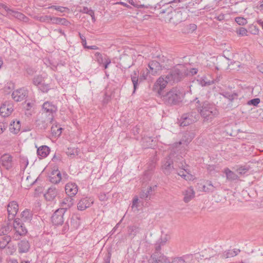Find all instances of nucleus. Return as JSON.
Segmentation results:
<instances>
[{"instance_id": "nucleus-17", "label": "nucleus", "mask_w": 263, "mask_h": 263, "mask_svg": "<svg viewBox=\"0 0 263 263\" xmlns=\"http://www.w3.org/2000/svg\"><path fill=\"white\" fill-rule=\"evenodd\" d=\"M1 160L2 165L7 170H9L12 167V157L8 154H5L2 156Z\"/></svg>"}, {"instance_id": "nucleus-60", "label": "nucleus", "mask_w": 263, "mask_h": 263, "mask_svg": "<svg viewBox=\"0 0 263 263\" xmlns=\"http://www.w3.org/2000/svg\"><path fill=\"white\" fill-rule=\"evenodd\" d=\"M139 201V199L137 196H136L134 197V198L133 200V203H132V208L133 209L135 207L137 208L138 206V202Z\"/></svg>"}, {"instance_id": "nucleus-14", "label": "nucleus", "mask_w": 263, "mask_h": 263, "mask_svg": "<svg viewBox=\"0 0 263 263\" xmlns=\"http://www.w3.org/2000/svg\"><path fill=\"white\" fill-rule=\"evenodd\" d=\"M18 210V205L16 201H13L10 202L7 208V211L8 213V219L9 220L13 219L17 214Z\"/></svg>"}, {"instance_id": "nucleus-57", "label": "nucleus", "mask_w": 263, "mask_h": 263, "mask_svg": "<svg viewBox=\"0 0 263 263\" xmlns=\"http://www.w3.org/2000/svg\"><path fill=\"white\" fill-rule=\"evenodd\" d=\"M104 59H105V62H104V63L103 64L104 68L107 69L108 68V65L111 63V60L108 57H105Z\"/></svg>"}, {"instance_id": "nucleus-43", "label": "nucleus", "mask_w": 263, "mask_h": 263, "mask_svg": "<svg viewBox=\"0 0 263 263\" xmlns=\"http://www.w3.org/2000/svg\"><path fill=\"white\" fill-rule=\"evenodd\" d=\"M39 88L43 92H47L50 89V86L49 84H45L42 83L39 86Z\"/></svg>"}, {"instance_id": "nucleus-21", "label": "nucleus", "mask_w": 263, "mask_h": 263, "mask_svg": "<svg viewBox=\"0 0 263 263\" xmlns=\"http://www.w3.org/2000/svg\"><path fill=\"white\" fill-rule=\"evenodd\" d=\"M61 208L65 209L64 212H66L68 209L71 208L74 204L73 199L70 197H65L60 203Z\"/></svg>"}, {"instance_id": "nucleus-46", "label": "nucleus", "mask_w": 263, "mask_h": 263, "mask_svg": "<svg viewBox=\"0 0 263 263\" xmlns=\"http://www.w3.org/2000/svg\"><path fill=\"white\" fill-rule=\"evenodd\" d=\"M249 168L248 167L240 166L237 169V172L240 175H244L249 171Z\"/></svg>"}, {"instance_id": "nucleus-47", "label": "nucleus", "mask_w": 263, "mask_h": 263, "mask_svg": "<svg viewBox=\"0 0 263 263\" xmlns=\"http://www.w3.org/2000/svg\"><path fill=\"white\" fill-rule=\"evenodd\" d=\"M127 2L129 4L133 5L134 7L136 8H142L144 7L143 5H140L139 4V2H138L137 0H127Z\"/></svg>"}, {"instance_id": "nucleus-1", "label": "nucleus", "mask_w": 263, "mask_h": 263, "mask_svg": "<svg viewBox=\"0 0 263 263\" xmlns=\"http://www.w3.org/2000/svg\"><path fill=\"white\" fill-rule=\"evenodd\" d=\"M196 108L204 121L211 122L213 119L217 117L219 114V111L214 104L207 101L201 102L198 98L195 99Z\"/></svg>"}, {"instance_id": "nucleus-54", "label": "nucleus", "mask_w": 263, "mask_h": 263, "mask_svg": "<svg viewBox=\"0 0 263 263\" xmlns=\"http://www.w3.org/2000/svg\"><path fill=\"white\" fill-rule=\"evenodd\" d=\"M111 256V253L110 251H108L105 256L104 258L103 263H110V258Z\"/></svg>"}, {"instance_id": "nucleus-16", "label": "nucleus", "mask_w": 263, "mask_h": 263, "mask_svg": "<svg viewBox=\"0 0 263 263\" xmlns=\"http://www.w3.org/2000/svg\"><path fill=\"white\" fill-rule=\"evenodd\" d=\"M65 190L68 197L72 198L78 193V186L74 183H68L65 185Z\"/></svg>"}, {"instance_id": "nucleus-3", "label": "nucleus", "mask_w": 263, "mask_h": 263, "mask_svg": "<svg viewBox=\"0 0 263 263\" xmlns=\"http://www.w3.org/2000/svg\"><path fill=\"white\" fill-rule=\"evenodd\" d=\"M161 96L164 103L170 106L178 105L182 99V93L175 88H172L165 95L162 94Z\"/></svg>"}, {"instance_id": "nucleus-41", "label": "nucleus", "mask_w": 263, "mask_h": 263, "mask_svg": "<svg viewBox=\"0 0 263 263\" xmlns=\"http://www.w3.org/2000/svg\"><path fill=\"white\" fill-rule=\"evenodd\" d=\"M43 81L44 78L41 75H37L33 78L32 83L35 86H40Z\"/></svg>"}, {"instance_id": "nucleus-37", "label": "nucleus", "mask_w": 263, "mask_h": 263, "mask_svg": "<svg viewBox=\"0 0 263 263\" xmlns=\"http://www.w3.org/2000/svg\"><path fill=\"white\" fill-rule=\"evenodd\" d=\"M11 240V238L9 236H5L0 240V249H4L9 243Z\"/></svg>"}, {"instance_id": "nucleus-39", "label": "nucleus", "mask_w": 263, "mask_h": 263, "mask_svg": "<svg viewBox=\"0 0 263 263\" xmlns=\"http://www.w3.org/2000/svg\"><path fill=\"white\" fill-rule=\"evenodd\" d=\"M105 57H107L106 55H103L100 52H97L95 53V58L96 60L97 61L99 64L101 65L103 64L105 62L104 58Z\"/></svg>"}, {"instance_id": "nucleus-9", "label": "nucleus", "mask_w": 263, "mask_h": 263, "mask_svg": "<svg viewBox=\"0 0 263 263\" xmlns=\"http://www.w3.org/2000/svg\"><path fill=\"white\" fill-rule=\"evenodd\" d=\"M65 209L59 208L53 214L51 217V221L53 224L55 226H60L63 224L64 221V212Z\"/></svg>"}, {"instance_id": "nucleus-64", "label": "nucleus", "mask_w": 263, "mask_h": 263, "mask_svg": "<svg viewBox=\"0 0 263 263\" xmlns=\"http://www.w3.org/2000/svg\"><path fill=\"white\" fill-rule=\"evenodd\" d=\"M52 160L53 161H57L58 160H61V155L59 154H55L54 156L53 157Z\"/></svg>"}, {"instance_id": "nucleus-8", "label": "nucleus", "mask_w": 263, "mask_h": 263, "mask_svg": "<svg viewBox=\"0 0 263 263\" xmlns=\"http://www.w3.org/2000/svg\"><path fill=\"white\" fill-rule=\"evenodd\" d=\"M170 154H173V157H171V159L173 160V163H175L177 164L178 166L185 171V172L190 175V177L192 175L190 174V171L187 168L188 165L186 164L184 159L180 155H176L175 153L171 152Z\"/></svg>"}, {"instance_id": "nucleus-11", "label": "nucleus", "mask_w": 263, "mask_h": 263, "mask_svg": "<svg viewBox=\"0 0 263 263\" xmlns=\"http://www.w3.org/2000/svg\"><path fill=\"white\" fill-rule=\"evenodd\" d=\"M13 110L12 104L9 101H6L1 106L0 114L3 117H7L11 114Z\"/></svg>"}, {"instance_id": "nucleus-58", "label": "nucleus", "mask_w": 263, "mask_h": 263, "mask_svg": "<svg viewBox=\"0 0 263 263\" xmlns=\"http://www.w3.org/2000/svg\"><path fill=\"white\" fill-rule=\"evenodd\" d=\"M176 171H177L176 170ZM184 172H185V171L183 170V171H180V172H176V173L179 176H181L182 178H183V179H185L186 180H187V179H190L189 178V176H187V178H186L187 176H186V175L185 174Z\"/></svg>"}, {"instance_id": "nucleus-32", "label": "nucleus", "mask_w": 263, "mask_h": 263, "mask_svg": "<svg viewBox=\"0 0 263 263\" xmlns=\"http://www.w3.org/2000/svg\"><path fill=\"white\" fill-rule=\"evenodd\" d=\"M227 179L233 181L238 179V176L233 172L231 171L229 168H226L224 170Z\"/></svg>"}, {"instance_id": "nucleus-22", "label": "nucleus", "mask_w": 263, "mask_h": 263, "mask_svg": "<svg viewBox=\"0 0 263 263\" xmlns=\"http://www.w3.org/2000/svg\"><path fill=\"white\" fill-rule=\"evenodd\" d=\"M57 194L58 190L54 186H52L48 189L44 196L47 200L52 201L57 196Z\"/></svg>"}, {"instance_id": "nucleus-61", "label": "nucleus", "mask_w": 263, "mask_h": 263, "mask_svg": "<svg viewBox=\"0 0 263 263\" xmlns=\"http://www.w3.org/2000/svg\"><path fill=\"white\" fill-rule=\"evenodd\" d=\"M168 236L167 235H165L164 237H161V238L159 240L160 241V242L161 245H165V243L168 240Z\"/></svg>"}, {"instance_id": "nucleus-51", "label": "nucleus", "mask_w": 263, "mask_h": 263, "mask_svg": "<svg viewBox=\"0 0 263 263\" xmlns=\"http://www.w3.org/2000/svg\"><path fill=\"white\" fill-rule=\"evenodd\" d=\"M28 160L26 157H22L21 158V167L24 166L23 169L25 170L28 165Z\"/></svg>"}, {"instance_id": "nucleus-34", "label": "nucleus", "mask_w": 263, "mask_h": 263, "mask_svg": "<svg viewBox=\"0 0 263 263\" xmlns=\"http://www.w3.org/2000/svg\"><path fill=\"white\" fill-rule=\"evenodd\" d=\"M80 219H81L80 216H79L77 214L73 215L72 216V217L71 218V220H70V222H71V226H72V227L74 228H76V229L78 228L80 224Z\"/></svg>"}, {"instance_id": "nucleus-50", "label": "nucleus", "mask_w": 263, "mask_h": 263, "mask_svg": "<svg viewBox=\"0 0 263 263\" xmlns=\"http://www.w3.org/2000/svg\"><path fill=\"white\" fill-rule=\"evenodd\" d=\"M52 19H53V17L52 16H51L50 15H44V16H42V17H41V18H40V21L41 22H51L52 23Z\"/></svg>"}, {"instance_id": "nucleus-52", "label": "nucleus", "mask_w": 263, "mask_h": 263, "mask_svg": "<svg viewBox=\"0 0 263 263\" xmlns=\"http://www.w3.org/2000/svg\"><path fill=\"white\" fill-rule=\"evenodd\" d=\"M237 33L239 34L241 36L247 35V30L246 28L243 27H240L237 30Z\"/></svg>"}, {"instance_id": "nucleus-13", "label": "nucleus", "mask_w": 263, "mask_h": 263, "mask_svg": "<svg viewBox=\"0 0 263 263\" xmlns=\"http://www.w3.org/2000/svg\"><path fill=\"white\" fill-rule=\"evenodd\" d=\"M150 263H170L171 261L165 255L161 253L153 254L151 259L149 260Z\"/></svg>"}, {"instance_id": "nucleus-31", "label": "nucleus", "mask_w": 263, "mask_h": 263, "mask_svg": "<svg viewBox=\"0 0 263 263\" xmlns=\"http://www.w3.org/2000/svg\"><path fill=\"white\" fill-rule=\"evenodd\" d=\"M21 128V122L20 121H17L16 123L13 121V123H11L10 125V130L11 133L17 134Z\"/></svg>"}, {"instance_id": "nucleus-42", "label": "nucleus", "mask_w": 263, "mask_h": 263, "mask_svg": "<svg viewBox=\"0 0 263 263\" xmlns=\"http://www.w3.org/2000/svg\"><path fill=\"white\" fill-rule=\"evenodd\" d=\"M14 16L16 18L25 22H27L29 20L28 17L26 16L24 14L19 12H15Z\"/></svg>"}, {"instance_id": "nucleus-38", "label": "nucleus", "mask_w": 263, "mask_h": 263, "mask_svg": "<svg viewBox=\"0 0 263 263\" xmlns=\"http://www.w3.org/2000/svg\"><path fill=\"white\" fill-rule=\"evenodd\" d=\"M223 96L225 97L226 98L229 99V100L231 102L229 104H231V106H232L231 102L233 100H234L235 98H237V94L236 93H229V92H224L222 94Z\"/></svg>"}, {"instance_id": "nucleus-15", "label": "nucleus", "mask_w": 263, "mask_h": 263, "mask_svg": "<svg viewBox=\"0 0 263 263\" xmlns=\"http://www.w3.org/2000/svg\"><path fill=\"white\" fill-rule=\"evenodd\" d=\"M93 203V200L92 198L88 197L82 198L78 203V209L80 211H83L90 207Z\"/></svg>"}, {"instance_id": "nucleus-49", "label": "nucleus", "mask_w": 263, "mask_h": 263, "mask_svg": "<svg viewBox=\"0 0 263 263\" xmlns=\"http://www.w3.org/2000/svg\"><path fill=\"white\" fill-rule=\"evenodd\" d=\"M235 21L238 24H239L240 25H244L246 24H247V20L245 18H244L243 17H236Z\"/></svg>"}, {"instance_id": "nucleus-19", "label": "nucleus", "mask_w": 263, "mask_h": 263, "mask_svg": "<svg viewBox=\"0 0 263 263\" xmlns=\"http://www.w3.org/2000/svg\"><path fill=\"white\" fill-rule=\"evenodd\" d=\"M14 229L17 230L18 234L20 233L21 235H24L27 233V230L22 222L20 221V219H15L14 221Z\"/></svg>"}, {"instance_id": "nucleus-4", "label": "nucleus", "mask_w": 263, "mask_h": 263, "mask_svg": "<svg viewBox=\"0 0 263 263\" xmlns=\"http://www.w3.org/2000/svg\"><path fill=\"white\" fill-rule=\"evenodd\" d=\"M58 110L56 105L52 102L46 101L42 105V115L47 116L48 121L52 122L53 119V114H55Z\"/></svg>"}, {"instance_id": "nucleus-36", "label": "nucleus", "mask_w": 263, "mask_h": 263, "mask_svg": "<svg viewBox=\"0 0 263 263\" xmlns=\"http://www.w3.org/2000/svg\"><path fill=\"white\" fill-rule=\"evenodd\" d=\"M140 231V228L136 226H130L128 228V234L134 237Z\"/></svg>"}, {"instance_id": "nucleus-6", "label": "nucleus", "mask_w": 263, "mask_h": 263, "mask_svg": "<svg viewBox=\"0 0 263 263\" xmlns=\"http://www.w3.org/2000/svg\"><path fill=\"white\" fill-rule=\"evenodd\" d=\"M183 13L185 14L186 13L185 10L182 11L180 10V7L178 9H173L171 15L167 17L168 18V22L174 24H178L183 21L185 20V15L183 16Z\"/></svg>"}, {"instance_id": "nucleus-63", "label": "nucleus", "mask_w": 263, "mask_h": 263, "mask_svg": "<svg viewBox=\"0 0 263 263\" xmlns=\"http://www.w3.org/2000/svg\"><path fill=\"white\" fill-rule=\"evenodd\" d=\"M14 231H15V232L13 234V237L15 240L19 239L20 236H23V235H21V233H20L18 234V231H17V230L14 229Z\"/></svg>"}, {"instance_id": "nucleus-28", "label": "nucleus", "mask_w": 263, "mask_h": 263, "mask_svg": "<svg viewBox=\"0 0 263 263\" xmlns=\"http://www.w3.org/2000/svg\"><path fill=\"white\" fill-rule=\"evenodd\" d=\"M138 71H134L131 74V80L134 86L133 93H135L136 90L138 88V82H139V79L138 77Z\"/></svg>"}, {"instance_id": "nucleus-25", "label": "nucleus", "mask_w": 263, "mask_h": 263, "mask_svg": "<svg viewBox=\"0 0 263 263\" xmlns=\"http://www.w3.org/2000/svg\"><path fill=\"white\" fill-rule=\"evenodd\" d=\"M156 186H149L146 192L141 191L139 194L140 198L144 199L145 201H148L151 199V195L152 191H154Z\"/></svg>"}, {"instance_id": "nucleus-56", "label": "nucleus", "mask_w": 263, "mask_h": 263, "mask_svg": "<svg viewBox=\"0 0 263 263\" xmlns=\"http://www.w3.org/2000/svg\"><path fill=\"white\" fill-rule=\"evenodd\" d=\"M170 263H185V261L182 257H176Z\"/></svg>"}, {"instance_id": "nucleus-59", "label": "nucleus", "mask_w": 263, "mask_h": 263, "mask_svg": "<svg viewBox=\"0 0 263 263\" xmlns=\"http://www.w3.org/2000/svg\"><path fill=\"white\" fill-rule=\"evenodd\" d=\"M79 35L81 40V43L84 48L86 46V40L85 37L82 35L80 32H79Z\"/></svg>"}, {"instance_id": "nucleus-45", "label": "nucleus", "mask_w": 263, "mask_h": 263, "mask_svg": "<svg viewBox=\"0 0 263 263\" xmlns=\"http://www.w3.org/2000/svg\"><path fill=\"white\" fill-rule=\"evenodd\" d=\"M260 99L254 98V99L249 100L247 104L249 105L257 106L258 105V104L260 103Z\"/></svg>"}, {"instance_id": "nucleus-29", "label": "nucleus", "mask_w": 263, "mask_h": 263, "mask_svg": "<svg viewBox=\"0 0 263 263\" xmlns=\"http://www.w3.org/2000/svg\"><path fill=\"white\" fill-rule=\"evenodd\" d=\"M48 121V117L46 118V120L37 119L36 121V126L40 129L45 130L48 126V123H51Z\"/></svg>"}, {"instance_id": "nucleus-35", "label": "nucleus", "mask_w": 263, "mask_h": 263, "mask_svg": "<svg viewBox=\"0 0 263 263\" xmlns=\"http://www.w3.org/2000/svg\"><path fill=\"white\" fill-rule=\"evenodd\" d=\"M194 136L195 134L194 133L187 132L184 134L182 141L186 144L189 143L194 138Z\"/></svg>"}, {"instance_id": "nucleus-40", "label": "nucleus", "mask_w": 263, "mask_h": 263, "mask_svg": "<svg viewBox=\"0 0 263 263\" xmlns=\"http://www.w3.org/2000/svg\"><path fill=\"white\" fill-rule=\"evenodd\" d=\"M81 12L84 13H86L91 16L92 20L95 21V13L94 11L90 8H88L86 7H83Z\"/></svg>"}, {"instance_id": "nucleus-5", "label": "nucleus", "mask_w": 263, "mask_h": 263, "mask_svg": "<svg viewBox=\"0 0 263 263\" xmlns=\"http://www.w3.org/2000/svg\"><path fill=\"white\" fill-rule=\"evenodd\" d=\"M199 118L198 113L195 111L184 114L180 120L181 126H186L194 122H196Z\"/></svg>"}, {"instance_id": "nucleus-62", "label": "nucleus", "mask_w": 263, "mask_h": 263, "mask_svg": "<svg viewBox=\"0 0 263 263\" xmlns=\"http://www.w3.org/2000/svg\"><path fill=\"white\" fill-rule=\"evenodd\" d=\"M161 246H162V245H161L160 243L158 245H157V244L156 245L155 252L154 254L161 253V252L160 251L161 250Z\"/></svg>"}, {"instance_id": "nucleus-26", "label": "nucleus", "mask_w": 263, "mask_h": 263, "mask_svg": "<svg viewBox=\"0 0 263 263\" xmlns=\"http://www.w3.org/2000/svg\"><path fill=\"white\" fill-rule=\"evenodd\" d=\"M49 147L46 145H42L37 149V154L38 156L41 158L46 157L49 154Z\"/></svg>"}, {"instance_id": "nucleus-53", "label": "nucleus", "mask_w": 263, "mask_h": 263, "mask_svg": "<svg viewBox=\"0 0 263 263\" xmlns=\"http://www.w3.org/2000/svg\"><path fill=\"white\" fill-rule=\"evenodd\" d=\"M197 81L199 82V84L202 86H205L210 85L211 84L210 81H206L204 79H201L200 80H198Z\"/></svg>"}, {"instance_id": "nucleus-48", "label": "nucleus", "mask_w": 263, "mask_h": 263, "mask_svg": "<svg viewBox=\"0 0 263 263\" xmlns=\"http://www.w3.org/2000/svg\"><path fill=\"white\" fill-rule=\"evenodd\" d=\"M51 8H53L55 10L60 11L61 12H65L66 11L68 10V9L66 7L60 6H55L53 5L51 7Z\"/></svg>"}, {"instance_id": "nucleus-18", "label": "nucleus", "mask_w": 263, "mask_h": 263, "mask_svg": "<svg viewBox=\"0 0 263 263\" xmlns=\"http://www.w3.org/2000/svg\"><path fill=\"white\" fill-rule=\"evenodd\" d=\"M17 247L20 253H24L29 251L30 245L27 240L23 239L18 242Z\"/></svg>"}, {"instance_id": "nucleus-27", "label": "nucleus", "mask_w": 263, "mask_h": 263, "mask_svg": "<svg viewBox=\"0 0 263 263\" xmlns=\"http://www.w3.org/2000/svg\"><path fill=\"white\" fill-rule=\"evenodd\" d=\"M32 215L33 214L30 210L26 209L21 213V219H20V221L30 222L32 219Z\"/></svg>"}, {"instance_id": "nucleus-2", "label": "nucleus", "mask_w": 263, "mask_h": 263, "mask_svg": "<svg viewBox=\"0 0 263 263\" xmlns=\"http://www.w3.org/2000/svg\"><path fill=\"white\" fill-rule=\"evenodd\" d=\"M187 74L185 67L182 65H178L171 68L165 76L170 83L173 84L181 81Z\"/></svg>"}, {"instance_id": "nucleus-20", "label": "nucleus", "mask_w": 263, "mask_h": 263, "mask_svg": "<svg viewBox=\"0 0 263 263\" xmlns=\"http://www.w3.org/2000/svg\"><path fill=\"white\" fill-rule=\"evenodd\" d=\"M148 67L149 73L152 75H155L158 71L161 70L160 64L156 61H151L148 64Z\"/></svg>"}, {"instance_id": "nucleus-12", "label": "nucleus", "mask_w": 263, "mask_h": 263, "mask_svg": "<svg viewBox=\"0 0 263 263\" xmlns=\"http://www.w3.org/2000/svg\"><path fill=\"white\" fill-rule=\"evenodd\" d=\"M28 95V92L24 88L14 91L12 94V98L16 102L24 100Z\"/></svg>"}, {"instance_id": "nucleus-24", "label": "nucleus", "mask_w": 263, "mask_h": 263, "mask_svg": "<svg viewBox=\"0 0 263 263\" xmlns=\"http://www.w3.org/2000/svg\"><path fill=\"white\" fill-rule=\"evenodd\" d=\"M49 178L51 183L57 184L60 182L61 180V174L59 170H54L52 172Z\"/></svg>"}, {"instance_id": "nucleus-44", "label": "nucleus", "mask_w": 263, "mask_h": 263, "mask_svg": "<svg viewBox=\"0 0 263 263\" xmlns=\"http://www.w3.org/2000/svg\"><path fill=\"white\" fill-rule=\"evenodd\" d=\"M77 152V149L74 147H68L66 153L68 156L73 157Z\"/></svg>"}, {"instance_id": "nucleus-55", "label": "nucleus", "mask_w": 263, "mask_h": 263, "mask_svg": "<svg viewBox=\"0 0 263 263\" xmlns=\"http://www.w3.org/2000/svg\"><path fill=\"white\" fill-rule=\"evenodd\" d=\"M149 73V71L147 69H146V73L145 72H143V73L140 76L139 78V83L141 82L143 80H145L146 79L147 74Z\"/></svg>"}, {"instance_id": "nucleus-33", "label": "nucleus", "mask_w": 263, "mask_h": 263, "mask_svg": "<svg viewBox=\"0 0 263 263\" xmlns=\"http://www.w3.org/2000/svg\"><path fill=\"white\" fill-rule=\"evenodd\" d=\"M240 250L234 249L233 250H228L223 253L221 257L222 258H227L229 257H234L238 254L240 252Z\"/></svg>"}, {"instance_id": "nucleus-7", "label": "nucleus", "mask_w": 263, "mask_h": 263, "mask_svg": "<svg viewBox=\"0 0 263 263\" xmlns=\"http://www.w3.org/2000/svg\"><path fill=\"white\" fill-rule=\"evenodd\" d=\"M173 156V154H170L162 161V169L166 175H170L173 170H176L174 166L173 160L171 159Z\"/></svg>"}, {"instance_id": "nucleus-10", "label": "nucleus", "mask_w": 263, "mask_h": 263, "mask_svg": "<svg viewBox=\"0 0 263 263\" xmlns=\"http://www.w3.org/2000/svg\"><path fill=\"white\" fill-rule=\"evenodd\" d=\"M168 83L170 82L167 79H164L162 77H160L155 83L153 89L157 91L160 95H161L162 90L166 87Z\"/></svg>"}, {"instance_id": "nucleus-23", "label": "nucleus", "mask_w": 263, "mask_h": 263, "mask_svg": "<svg viewBox=\"0 0 263 263\" xmlns=\"http://www.w3.org/2000/svg\"><path fill=\"white\" fill-rule=\"evenodd\" d=\"M184 198L183 201L185 203L189 202L191 201L195 196V192L192 187L187 188L184 192Z\"/></svg>"}, {"instance_id": "nucleus-30", "label": "nucleus", "mask_w": 263, "mask_h": 263, "mask_svg": "<svg viewBox=\"0 0 263 263\" xmlns=\"http://www.w3.org/2000/svg\"><path fill=\"white\" fill-rule=\"evenodd\" d=\"M52 24H60L62 25L68 26L70 24V23L65 18L53 17Z\"/></svg>"}]
</instances>
